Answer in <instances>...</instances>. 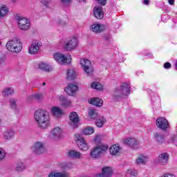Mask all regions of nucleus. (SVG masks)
Here are the masks:
<instances>
[{"label":"nucleus","mask_w":177,"mask_h":177,"mask_svg":"<svg viewBox=\"0 0 177 177\" xmlns=\"http://www.w3.org/2000/svg\"><path fill=\"white\" fill-rule=\"evenodd\" d=\"M164 68H171V63L169 62L165 63Z\"/></svg>","instance_id":"nucleus-48"},{"label":"nucleus","mask_w":177,"mask_h":177,"mask_svg":"<svg viewBox=\"0 0 177 177\" xmlns=\"http://www.w3.org/2000/svg\"><path fill=\"white\" fill-rule=\"evenodd\" d=\"M88 103L93 104V106L101 107V106H103V100L99 97H94L88 100Z\"/></svg>","instance_id":"nucleus-23"},{"label":"nucleus","mask_w":177,"mask_h":177,"mask_svg":"<svg viewBox=\"0 0 177 177\" xmlns=\"http://www.w3.org/2000/svg\"><path fill=\"white\" fill-rule=\"evenodd\" d=\"M82 177H84L83 176H82Z\"/></svg>","instance_id":"nucleus-59"},{"label":"nucleus","mask_w":177,"mask_h":177,"mask_svg":"<svg viewBox=\"0 0 177 177\" xmlns=\"http://www.w3.org/2000/svg\"><path fill=\"white\" fill-rule=\"evenodd\" d=\"M48 177H67V175L62 172L52 171L48 175Z\"/></svg>","instance_id":"nucleus-38"},{"label":"nucleus","mask_w":177,"mask_h":177,"mask_svg":"<svg viewBox=\"0 0 177 177\" xmlns=\"http://www.w3.org/2000/svg\"><path fill=\"white\" fill-rule=\"evenodd\" d=\"M49 136L51 139H60V138H62V129L59 127H55V129L51 130Z\"/></svg>","instance_id":"nucleus-18"},{"label":"nucleus","mask_w":177,"mask_h":177,"mask_svg":"<svg viewBox=\"0 0 177 177\" xmlns=\"http://www.w3.org/2000/svg\"><path fill=\"white\" fill-rule=\"evenodd\" d=\"M74 140L80 150L82 151H87L89 150V147L88 146V143L85 141V138L81 134H75L74 136Z\"/></svg>","instance_id":"nucleus-7"},{"label":"nucleus","mask_w":177,"mask_h":177,"mask_svg":"<svg viewBox=\"0 0 177 177\" xmlns=\"http://www.w3.org/2000/svg\"><path fill=\"white\" fill-rule=\"evenodd\" d=\"M91 88H93V89H95L96 91H102L103 90V86L97 82H93L91 84Z\"/></svg>","instance_id":"nucleus-39"},{"label":"nucleus","mask_w":177,"mask_h":177,"mask_svg":"<svg viewBox=\"0 0 177 177\" xmlns=\"http://www.w3.org/2000/svg\"><path fill=\"white\" fill-rule=\"evenodd\" d=\"M13 93H15V90L12 87L6 88L1 92V95L5 97L13 95Z\"/></svg>","instance_id":"nucleus-34"},{"label":"nucleus","mask_w":177,"mask_h":177,"mask_svg":"<svg viewBox=\"0 0 177 177\" xmlns=\"http://www.w3.org/2000/svg\"><path fill=\"white\" fill-rule=\"evenodd\" d=\"M93 13L95 17L100 20L104 17V12H103V8H102V6H95Z\"/></svg>","instance_id":"nucleus-19"},{"label":"nucleus","mask_w":177,"mask_h":177,"mask_svg":"<svg viewBox=\"0 0 177 177\" xmlns=\"http://www.w3.org/2000/svg\"><path fill=\"white\" fill-rule=\"evenodd\" d=\"M41 46H42V42L39 40L33 41L29 48L28 52L30 55H37L39 49H41Z\"/></svg>","instance_id":"nucleus-11"},{"label":"nucleus","mask_w":177,"mask_h":177,"mask_svg":"<svg viewBox=\"0 0 177 177\" xmlns=\"http://www.w3.org/2000/svg\"><path fill=\"white\" fill-rule=\"evenodd\" d=\"M10 105L11 109H16L17 107V104L16 103V100L11 98L10 100Z\"/></svg>","instance_id":"nucleus-41"},{"label":"nucleus","mask_w":177,"mask_h":177,"mask_svg":"<svg viewBox=\"0 0 177 177\" xmlns=\"http://www.w3.org/2000/svg\"><path fill=\"white\" fill-rule=\"evenodd\" d=\"M46 85V82H43V86H45Z\"/></svg>","instance_id":"nucleus-55"},{"label":"nucleus","mask_w":177,"mask_h":177,"mask_svg":"<svg viewBox=\"0 0 177 177\" xmlns=\"http://www.w3.org/2000/svg\"><path fill=\"white\" fill-rule=\"evenodd\" d=\"M32 99H36L37 100H41L42 98V95L41 94H36L34 95L33 96H30Z\"/></svg>","instance_id":"nucleus-43"},{"label":"nucleus","mask_w":177,"mask_h":177,"mask_svg":"<svg viewBox=\"0 0 177 177\" xmlns=\"http://www.w3.org/2000/svg\"><path fill=\"white\" fill-rule=\"evenodd\" d=\"M149 158L145 155H139L135 160L136 165H146Z\"/></svg>","instance_id":"nucleus-20"},{"label":"nucleus","mask_w":177,"mask_h":177,"mask_svg":"<svg viewBox=\"0 0 177 177\" xmlns=\"http://www.w3.org/2000/svg\"><path fill=\"white\" fill-rule=\"evenodd\" d=\"M80 63L82 70H84L87 75L91 76L93 74V67H92V64L89 59L82 58L80 60Z\"/></svg>","instance_id":"nucleus-8"},{"label":"nucleus","mask_w":177,"mask_h":177,"mask_svg":"<svg viewBox=\"0 0 177 177\" xmlns=\"http://www.w3.org/2000/svg\"><path fill=\"white\" fill-rule=\"evenodd\" d=\"M79 1V2H84V1H85V0H78Z\"/></svg>","instance_id":"nucleus-56"},{"label":"nucleus","mask_w":177,"mask_h":177,"mask_svg":"<svg viewBox=\"0 0 177 177\" xmlns=\"http://www.w3.org/2000/svg\"><path fill=\"white\" fill-rule=\"evenodd\" d=\"M106 123V118L104 116H99L95 122V125L98 128H102Z\"/></svg>","instance_id":"nucleus-31"},{"label":"nucleus","mask_w":177,"mask_h":177,"mask_svg":"<svg viewBox=\"0 0 177 177\" xmlns=\"http://www.w3.org/2000/svg\"><path fill=\"white\" fill-rule=\"evenodd\" d=\"M51 113L56 118H59L63 115V110L57 106L51 108Z\"/></svg>","instance_id":"nucleus-26"},{"label":"nucleus","mask_w":177,"mask_h":177,"mask_svg":"<svg viewBox=\"0 0 177 177\" xmlns=\"http://www.w3.org/2000/svg\"><path fill=\"white\" fill-rule=\"evenodd\" d=\"M89 118L91 120H96L97 117H99V113H97V111L93 108H90L88 111Z\"/></svg>","instance_id":"nucleus-29"},{"label":"nucleus","mask_w":177,"mask_h":177,"mask_svg":"<svg viewBox=\"0 0 177 177\" xmlns=\"http://www.w3.org/2000/svg\"><path fill=\"white\" fill-rule=\"evenodd\" d=\"M53 59L59 64H70L71 63V55L55 53Z\"/></svg>","instance_id":"nucleus-6"},{"label":"nucleus","mask_w":177,"mask_h":177,"mask_svg":"<svg viewBox=\"0 0 177 177\" xmlns=\"http://www.w3.org/2000/svg\"><path fill=\"white\" fill-rule=\"evenodd\" d=\"M78 86L74 84H69L66 88H65V92L67 93V95H69V96H75L77 95V92H78Z\"/></svg>","instance_id":"nucleus-15"},{"label":"nucleus","mask_w":177,"mask_h":177,"mask_svg":"<svg viewBox=\"0 0 177 177\" xmlns=\"http://www.w3.org/2000/svg\"><path fill=\"white\" fill-rule=\"evenodd\" d=\"M113 175V169L110 167H105L102 168V173L101 177H110Z\"/></svg>","instance_id":"nucleus-27"},{"label":"nucleus","mask_w":177,"mask_h":177,"mask_svg":"<svg viewBox=\"0 0 177 177\" xmlns=\"http://www.w3.org/2000/svg\"><path fill=\"white\" fill-rule=\"evenodd\" d=\"M69 118L73 125L77 127V124L80 122V118L78 117V114H77L76 112H72L69 115Z\"/></svg>","instance_id":"nucleus-28"},{"label":"nucleus","mask_w":177,"mask_h":177,"mask_svg":"<svg viewBox=\"0 0 177 177\" xmlns=\"http://www.w3.org/2000/svg\"><path fill=\"white\" fill-rule=\"evenodd\" d=\"M95 1L96 2L100 3V5H102V6L106 5V0H95Z\"/></svg>","instance_id":"nucleus-46"},{"label":"nucleus","mask_w":177,"mask_h":177,"mask_svg":"<svg viewBox=\"0 0 177 177\" xmlns=\"http://www.w3.org/2000/svg\"><path fill=\"white\" fill-rule=\"evenodd\" d=\"M169 5H174L175 0H168Z\"/></svg>","instance_id":"nucleus-50"},{"label":"nucleus","mask_w":177,"mask_h":177,"mask_svg":"<svg viewBox=\"0 0 177 177\" xmlns=\"http://www.w3.org/2000/svg\"><path fill=\"white\" fill-rule=\"evenodd\" d=\"M15 169H16V171H18V172H20L21 171H24V169H26V165H24L23 161L19 160L17 163Z\"/></svg>","instance_id":"nucleus-36"},{"label":"nucleus","mask_w":177,"mask_h":177,"mask_svg":"<svg viewBox=\"0 0 177 177\" xmlns=\"http://www.w3.org/2000/svg\"><path fill=\"white\" fill-rule=\"evenodd\" d=\"M34 118L41 129H46L50 124L49 113L45 109H38L35 112Z\"/></svg>","instance_id":"nucleus-1"},{"label":"nucleus","mask_w":177,"mask_h":177,"mask_svg":"<svg viewBox=\"0 0 177 177\" xmlns=\"http://www.w3.org/2000/svg\"><path fill=\"white\" fill-rule=\"evenodd\" d=\"M175 65H176V68L177 70V61H176Z\"/></svg>","instance_id":"nucleus-53"},{"label":"nucleus","mask_w":177,"mask_h":177,"mask_svg":"<svg viewBox=\"0 0 177 177\" xmlns=\"http://www.w3.org/2000/svg\"><path fill=\"white\" fill-rule=\"evenodd\" d=\"M66 168H73V162H68L66 165Z\"/></svg>","instance_id":"nucleus-49"},{"label":"nucleus","mask_w":177,"mask_h":177,"mask_svg":"<svg viewBox=\"0 0 177 177\" xmlns=\"http://www.w3.org/2000/svg\"><path fill=\"white\" fill-rule=\"evenodd\" d=\"M175 142H176V135H172L167 141V144L170 145V143H175Z\"/></svg>","instance_id":"nucleus-42"},{"label":"nucleus","mask_w":177,"mask_h":177,"mask_svg":"<svg viewBox=\"0 0 177 177\" xmlns=\"http://www.w3.org/2000/svg\"><path fill=\"white\" fill-rule=\"evenodd\" d=\"M9 15V8L7 5L3 4L0 6V19L6 17Z\"/></svg>","instance_id":"nucleus-25"},{"label":"nucleus","mask_w":177,"mask_h":177,"mask_svg":"<svg viewBox=\"0 0 177 177\" xmlns=\"http://www.w3.org/2000/svg\"><path fill=\"white\" fill-rule=\"evenodd\" d=\"M83 135L89 136L95 133V129L92 127H87L82 131Z\"/></svg>","instance_id":"nucleus-35"},{"label":"nucleus","mask_w":177,"mask_h":177,"mask_svg":"<svg viewBox=\"0 0 177 177\" xmlns=\"http://www.w3.org/2000/svg\"><path fill=\"white\" fill-rule=\"evenodd\" d=\"M75 71L74 69H68L66 73V80L68 81H71L73 80H75L76 77Z\"/></svg>","instance_id":"nucleus-30"},{"label":"nucleus","mask_w":177,"mask_h":177,"mask_svg":"<svg viewBox=\"0 0 177 177\" xmlns=\"http://www.w3.org/2000/svg\"><path fill=\"white\" fill-rule=\"evenodd\" d=\"M6 48L12 53H20L23 50V43L20 39L14 38L8 41Z\"/></svg>","instance_id":"nucleus-2"},{"label":"nucleus","mask_w":177,"mask_h":177,"mask_svg":"<svg viewBox=\"0 0 177 177\" xmlns=\"http://www.w3.org/2000/svg\"><path fill=\"white\" fill-rule=\"evenodd\" d=\"M153 139L158 145H162V143H164V140H165V137L162 133L156 132L153 135Z\"/></svg>","instance_id":"nucleus-22"},{"label":"nucleus","mask_w":177,"mask_h":177,"mask_svg":"<svg viewBox=\"0 0 177 177\" xmlns=\"http://www.w3.org/2000/svg\"><path fill=\"white\" fill-rule=\"evenodd\" d=\"M149 3H150V1L149 0H144L145 5H149Z\"/></svg>","instance_id":"nucleus-51"},{"label":"nucleus","mask_w":177,"mask_h":177,"mask_svg":"<svg viewBox=\"0 0 177 177\" xmlns=\"http://www.w3.org/2000/svg\"><path fill=\"white\" fill-rule=\"evenodd\" d=\"M16 20L18 23V26L20 30L23 31H27V30H30V27H31V23L30 20L27 19V18H23L20 16L16 17Z\"/></svg>","instance_id":"nucleus-9"},{"label":"nucleus","mask_w":177,"mask_h":177,"mask_svg":"<svg viewBox=\"0 0 177 177\" xmlns=\"http://www.w3.org/2000/svg\"><path fill=\"white\" fill-rule=\"evenodd\" d=\"M39 68L44 70V71H50V66L46 63L41 62L39 64Z\"/></svg>","instance_id":"nucleus-37"},{"label":"nucleus","mask_w":177,"mask_h":177,"mask_svg":"<svg viewBox=\"0 0 177 177\" xmlns=\"http://www.w3.org/2000/svg\"><path fill=\"white\" fill-rule=\"evenodd\" d=\"M131 87H129V84L127 83H123L120 88H116L114 91L113 100L114 102H118L121 98L124 97V96H128L129 92H131Z\"/></svg>","instance_id":"nucleus-3"},{"label":"nucleus","mask_w":177,"mask_h":177,"mask_svg":"<svg viewBox=\"0 0 177 177\" xmlns=\"http://www.w3.org/2000/svg\"><path fill=\"white\" fill-rule=\"evenodd\" d=\"M3 63L5 62V59H3Z\"/></svg>","instance_id":"nucleus-58"},{"label":"nucleus","mask_w":177,"mask_h":177,"mask_svg":"<svg viewBox=\"0 0 177 177\" xmlns=\"http://www.w3.org/2000/svg\"><path fill=\"white\" fill-rule=\"evenodd\" d=\"M120 150L121 147H120V145L117 144L113 145L109 148V152L111 156H118V154H120Z\"/></svg>","instance_id":"nucleus-24"},{"label":"nucleus","mask_w":177,"mask_h":177,"mask_svg":"<svg viewBox=\"0 0 177 177\" xmlns=\"http://www.w3.org/2000/svg\"><path fill=\"white\" fill-rule=\"evenodd\" d=\"M16 135V131L12 129H8L3 133V138L5 140H12Z\"/></svg>","instance_id":"nucleus-16"},{"label":"nucleus","mask_w":177,"mask_h":177,"mask_svg":"<svg viewBox=\"0 0 177 177\" xmlns=\"http://www.w3.org/2000/svg\"><path fill=\"white\" fill-rule=\"evenodd\" d=\"M156 126L159 128V129L167 131V129L169 128V123L168 122V120L165 119V118L160 117L156 120Z\"/></svg>","instance_id":"nucleus-12"},{"label":"nucleus","mask_w":177,"mask_h":177,"mask_svg":"<svg viewBox=\"0 0 177 177\" xmlns=\"http://www.w3.org/2000/svg\"><path fill=\"white\" fill-rule=\"evenodd\" d=\"M52 0H41V3H44L45 6H49V3H51Z\"/></svg>","instance_id":"nucleus-44"},{"label":"nucleus","mask_w":177,"mask_h":177,"mask_svg":"<svg viewBox=\"0 0 177 177\" xmlns=\"http://www.w3.org/2000/svg\"><path fill=\"white\" fill-rule=\"evenodd\" d=\"M31 150L33 153H35V154H41V153H44V151H45L44 143H42L41 142H37L31 147Z\"/></svg>","instance_id":"nucleus-14"},{"label":"nucleus","mask_w":177,"mask_h":177,"mask_svg":"<svg viewBox=\"0 0 177 177\" xmlns=\"http://www.w3.org/2000/svg\"><path fill=\"white\" fill-rule=\"evenodd\" d=\"M6 157V151H5V149H3V148L0 147V161H3Z\"/></svg>","instance_id":"nucleus-40"},{"label":"nucleus","mask_w":177,"mask_h":177,"mask_svg":"<svg viewBox=\"0 0 177 177\" xmlns=\"http://www.w3.org/2000/svg\"><path fill=\"white\" fill-rule=\"evenodd\" d=\"M61 2H62L64 5H70L71 0H61Z\"/></svg>","instance_id":"nucleus-47"},{"label":"nucleus","mask_w":177,"mask_h":177,"mask_svg":"<svg viewBox=\"0 0 177 177\" xmlns=\"http://www.w3.org/2000/svg\"><path fill=\"white\" fill-rule=\"evenodd\" d=\"M80 44V41H78V38L75 36L71 37L64 45V48L68 52H73V50H75L77 48H78V45Z\"/></svg>","instance_id":"nucleus-4"},{"label":"nucleus","mask_w":177,"mask_h":177,"mask_svg":"<svg viewBox=\"0 0 177 177\" xmlns=\"http://www.w3.org/2000/svg\"><path fill=\"white\" fill-rule=\"evenodd\" d=\"M67 156L69 158H73V160H81L83 155L77 150L71 149L67 152Z\"/></svg>","instance_id":"nucleus-17"},{"label":"nucleus","mask_w":177,"mask_h":177,"mask_svg":"<svg viewBox=\"0 0 177 177\" xmlns=\"http://www.w3.org/2000/svg\"><path fill=\"white\" fill-rule=\"evenodd\" d=\"M93 140L95 143H100V136H95Z\"/></svg>","instance_id":"nucleus-45"},{"label":"nucleus","mask_w":177,"mask_h":177,"mask_svg":"<svg viewBox=\"0 0 177 177\" xmlns=\"http://www.w3.org/2000/svg\"><path fill=\"white\" fill-rule=\"evenodd\" d=\"M146 56H148V57H153V54L147 53V54H146Z\"/></svg>","instance_id":"nucleus-52"},{"label":"nucleus","mask_w":177,"mask_h":177,"mask_svg":"<svg viewBox=\"0 0 177 177\" xmlns=\"http://www.w3.org/2000/svg\"><path fill=\"white\" fill-rule=\"evenodd\" d=\"M126 177H138V170L135 169H129L125 173Z\"/></svg>","instance_id":"nucleus-33"},{"label":"nucleus","mask_w":177,"mask_h":177,"mask_svg":"<svg viewBox=\"0 0 177 177\" xmlns=\"http://www.w3.org/2000/svg\"><path fill=\"white\" fill-rule=\"evenodd\" d=\"M168 161H169V155L167 153H162L159 154L156 163L158 165L162 167L164 165H167L168 164Z\"/></svg>","instance_id":"nucleus-13"},{"label":"nucleus","mask_w":177,"mask_h":177,"mask_svg":"<svg viewBox=\"0 0 177 177\" xmlns=\"http://www.w3.org/2000/svg\"><path fill=\"white\" fill-rule=\"evenodd\" d=\"M59 100L62 102V104H63V106H65V107H70V106H71V100H68L67 98H66V97L63 95L59 96Z\"/></svg>","instance_id":"nucleus-32"},{"label":"nucleus","mask_w":177,"mask_h":177,"mask_svg":"<svg viewBox=\"0 0 177 177\" xmlns=\"http://www.w3.org/2000/svg\"><path fill=\"white\" fill-rule=\"evenodd\" d=\"M109 150V146L100 145L94 147L91 151V156L93 158H100Z\"/></svg>","instance_id":"nucleus-5"},{"label":"nucleus","mask_w":177,"mask_h":177,"mask_svg":"<svg viewBox=\"0 0 177 177\" xmlns=\"http://www.w3.org/2000/svg\"><path fill=\"white\" fill-rule=\"evenodd\" d=\"M123 143L133 150L139 149V140L133 137H127L123 140Z\"/></svg>","instance_id":"nucleus-10"},{"label":"nucleus","mask_w":177,"mask_h":177,"mask_svg":"<svg viewBox=\"0 0 177 177\" xmlns=\"http://www.w3.org/2000/svg\"><path fill=\"white\" fill-rule=\"evenodd\" d=\"M136 75H140V72H138V73H136Z\"/></svg>","instance_id":"nucleus-54"},{"label":"nucleus","mask_w":177,"mask_h":177,"mask_svg":"<svg viewBox=\"0 0 177 177\" xmlns=\"http://www.w3.org/2000/svg\"><path fill=\"white\" fill-rule=\"evenodd\" d=\"M104 25L99 24H93L90 27L91 31L95 33L102 32V31H104Z\"/></svg>","instance_id":"nucleus-21"},{"label":"nucleus","mask_w":177,"mask_h":177,"mask_svg":"<svg viewBox=\"0 0 177 177\" xmlns=\"http://www.w3.org/2000/svg\"><path fill=\"white\" fill-rule=\"evenodd\" d=\"M1 45H2V42L0 41V46H1Z\"/></svg>","instance_id":"nucleus-57"}]
</instances>
